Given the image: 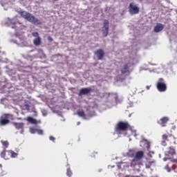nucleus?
Returning <instances> with one entry per match:
<instances>
[{"label": "nucleus", "mask_w": 177, "mask_h": 177, "mask_svg": "<svg viewBox=\"0 0 177 177\" xmlns=\"http://www.w3.org/2000/svg\"><path fill=\"white\" fill-rule=\"evenodd\" d=\"M161 145L162 146H173V145H176L175 136L172 133H164L162 136Z\"/></svg>", "instance_id": "f257e3e1"}, {"label": "nucleus", "mask_w": 177, "mask_h": 177, "mask_svg": "<svg viewBox=\"0 0 177 177\" xmlns=\"http://www.w3.org/2000/svg\"><path fill=\"white\" fill-rule=\"evenodd\" d=\"M19 15L30 23H33V24H41V21L37 18L35 17L32 15L30 12H27L26 11H21Z\"/></svg>", "instance_id": "f03ea898"}, {"label": "nucleus", "mask_w": 177, "mask_h": 177, "mask_svg": "<svg viewBox=\"0 0 177 177\" xmlns=\"http://www.w3.org/2000/svg\"><path fill=\"white\" fill-rule=\"evenodd\" d=\"M167 160H169V162L165 166V169L167 171V172H171V169L173 168L174 172L177 173V158H165L163 159L164 161H167Z\"/></svg>", "instance_id": "7ed1b4c3"}, {"label": "nucleus", "mask_w": 177, "mask_h": 177, "mask_svg": "<svg viewBox=\"0 0 177 177\" xmlns=\"http://www.w3.org/2000/svg\"><path fill=\"white\" fill-rule=\"evenodd\" d=\"M17 153L11 150H4L1 153V157L4 160H10V158H16L17 157Z\"/></svg>", "instance_id": "20e7f679"}, {"label": "nucleus", "mask_w": 177, "mask_h": 177, "mask_svg": "<svg viewBox=\"0 0 177 177\" xmlns=\"http://www.w3.org/2000/svg\"><path fill=\"white\" fill-rule=\"evenodd\" d=\"M156 88L159 92H165L167 91V83L163 78H160L156 84Z\"/></svg>", "instance_id": "39448f33"}, {"label": "nucleus", "mask_w": 177, "mask_h": 177, "mask_svg": "<svg viewBox=\"0 0 177 177\" xmlns=\"http://www.w3.org/2000/svg\"><path fill=\"white\" fill-rule=\"evenodd\" d=\"M129 123L124 122H119L116 126V131H128L129 129Z\"/></svg>", "instance_id": "423d86ee"}, {"label": "nucleus", "mask_w": 177, "mask_h": 177, "mask_svg": "<svg viewBox=\"0 0 177 177\" xmlns=\"http://www.w3.org/2000/svg\"><path fill=\"white\" fill-rule=\"evenodd\" d=\"M129 12L130 15H138L140 12V9L135 3H131L129 6Z\"/></svg>", "instance_id": "0eeeda50"}, {"label": "nucleus", "mask_w": 177, "mask_h": 177, "mask_svg": "<svg viewBox=\"0 0 177 177\" xmlns=\"http://www.w3.org/2000/svg\"><path fill=\"white\" fill-rule=\"evenodd\" d=\"M32 37L36 38L33 40L34 45L35 46H39V45H41V44L42 42L41 40V37H39V33H38V32H33L32 33Z\"/></svg>", "instance_id": "6e6552de"}, {"label": "nucleus", "mask_w": 177, "mask_h": 177, "mask_svg": "<svg viewBox=\"0 0 177 177\" xmlns=\"http://www.w3.org/2000/svg\"><path fill=\"white\" fill-rule=\"evenodd\" d=\"M169 149L167 151L165 152L166 157H172V156L176 155V151L175 150V147L172 145H169Z\"/></svg>", "instance_id": "1a4fd4ad"}, {"label": "nucleus", "mask_w": 177, "mask_h": 177, "mask_svg": "<svg viewBox=\"0 0 177 177\" xmlns=\"http://www.w3.org/2000/svg\"><path fill=\"white\" fill-rule=\"evenodd\" d=\"M140 160L136 159V158H134L132 160H131V167L132 168H134L135 171H139V168H140Z\"/></svg>", "instance_id": "9d476101"}, {"label": "nucleus", "mask_w": 177, "mask_h": 177, "mask_svg": "<svg viewBox=\"0 0 177 177\" xmlns=\"http://www.w3.org/2000/svg\"><path fill=\"white\" fill-rule=\"evenodd\" d=\"M10 116H12L10 114H5L1 116L0 119V125H7V124H9V118Z\"/></svg>", "instance_id": "9b49d317"}, {"label": "nucleus", "mask_w": 177, "mask_h": 177, "mask_svg": "<svg viewBox=\"0 0 177 177\" xmlns=\"http://www.w3.org/2000/svg\"><path fill=\"white\" fill-rule=\"evenodd\" d=\"M102 31L103 37H107L109 35V20H104Z\"/></svg>", "instance_id": "f8f14e48"}, {"label": "nucleus", "mask_w": 177, "mask_h": 177, "mask_svg": "<svg viewBox=\"0 0 177 177\" xmlns=\"http://www.w3.org/2000/svg\"><path fill=\"white\" fill-rule=\"evenodd\" d=\"M168 121H169V118L168 117H163L161 118L159 120H158V124L160 125L162 127H167V124L168 123Z\"/></svg>", "instance_id": "ddd939ff"}, {"label": "nucleus", "mask_w": 177, "mask_h": 177, "mask_svg": "<svg viewBox=\"0 0 177 177\" xmlns=\"http://www.w3.org/2000/svg\"><path fill=\"white\" fill-rule=\"evenodd\" d=\"M98 60H102L104 57V51L102 49H98L95 52Z\"/></svg>", "instance_id": "4468645a"}, {"label": "nucleus", "mask_w": 177, "mask_h": 177, "mask_svg": "<svg viewBox=\"0 0 177 177\" xmlns=\"http://www.w3.org/2000/svg\"><path fill=\"white\" fill-rule=\"evenodd\" d=\"M92 92V88H82L80 89L79 92V95L82 96V95H88V93H91Z\"/></svg>", "instance_id": "2eb2a0df"}, {"label": "nucleus", "mask_w": 177, "mask_h": 177, "mask_svg": "<svg viewBox=\"0 0 177 177\" xmlns=\"http://www.w3.org/2000/svg\"><path fill=\"white\" fill-rule=\"evenodd\" d=\"M144 156H145V153L142 151H138L136 153L134 158L140 161V160H142V158H143Z\"/></svg>", "instance_id": "dca6fc26"}, {"label": "nucleus", "mask_w": 177, "mask_h": 177, "mask_svg": "<svg viewBox=\"0 0 177 177\" xmlns=\"http://www.w3.org/2000/svg\"><path fill=\"white\" fill-rule=\"evenodd\" d=\"M120 71L121 74H127L129 73V66H128V64H125L121 68Z\"/></svg>", "instance_id": "f3484780"}, {"label": "nucleus", "mask_w": 177, "mask_h": 177, "mask_svg": "<svg viewBox=\"0 0 177 177\" xmlns=\"http://www.w3.org/2000/svg\"><path fill=\"white\" fill-rule=\"evenodd\" d=\"M164 30V25L162 24H158L155 27H154V32H160V31H162Z\"/></svg>", "instance_id": "a211bd4d"}, {"label": "nucleus", "mask_w": 177, "mask_h": 177, "mask_svg": "<svg viewBox=\"0 0 177 177\" xmlns=\"http://www.w3.org/2000/svg\"><path fill=\"white\" fill-rule=\"evenodd\" d=\"M12 124L14 127H15L16 129H24V123H17V122H13Z\"/></svg>", "instance_id": "6ab92c4d"}, {"label": "nucleus", "mask_w": 177, "mask_h": 177, "mask_svg": "<svg viewBox=\"0 0 177 177\" xmlns=\"http://www.w3.org/2000/svg\"><path fill=\"white\" fill-rule=\"evenodd\" d=\"M77 114L79 115V117H82V118L86 120V115H85V112L83 110L77 111Z\"/></svg>", "instance_id": "aec40b11"}, {"label": "nucleus", "mask_w": 177, "mask_h": 177, "mask_svg": "<svg viewBox=\"0 0 177 177\" xmlns=\"http://www.w3.org/2000/svg\"><path fill=\"white\" fill-rule=\"evenodd\" d=\"M28 121L29 122H30V124H38V122L39 123V122H41V121H37L36 119H34V118H31V117H28Z\"/></svg>", "instance_id": "412c9836"}, {"label": "nucleus", "mask_w": 177, "mask_h": 177, "mask_svg": "<svg viewBox=\"0 0 177 177\" xmlns=\"http://www.w3.org/2000/svg\"><path fill=\"white\" fill-rule=\"evenodd\" d=\"M156 162L155 160L147 162L145 164L146 168L149 169L151 167V165Z\"/></svg>", "instance_id": "4be33fe9"}, {"label": "nucleus", "mask_w": 177, "mask_h": 177, "mask_svg": "<svg viewBox=\"0 0 177 177\" xmlns=\"http://www.w3.org/2000/svg\"><path fill=\"white\" fill-rule=\"evenodd\" d=\"M1 142L5 149H8V147H9V142L8 141L1 140Z\"/></svg>", "instance_id": "5701e85b"}, {"label": "nucleus", "mask_w": 177, "mask_h": 177, "mask_svg": "<svg viewBox=\"0 0 177 177\" xmlns=\"http://www.w3.org/2000/svg\"><path fill=\"white\" fill-rule=\"evenodd\" d=\"M66 175L68 177H71V176L73 175V171H71V169L70 168L67 169Z\"/></svg>", "instance_id": "b1692460"}, {"label": "nucleus", "mask_w": 177, "mask_h": 177, "mask_svg": "<svg viewBox=\"0 0 177 177\" xmlns=\"http://www.w3.org/2000/svg\"><path fill=\"white\" fill-rule=\"evenodd\" d=\"M11 24H12V28H16V25L19 24V22L15 21H11Z\"/></svg>", "instance_id": "393cba45"}, {"label": "nucleus", "mask_w": 177, "mask_h": 177, "mask_svg": "<svg viewBox=\"0 0 177 177\" xmlns=\"http://www.w3.org/2000/svg\"><path fill=\"white\" fill-rule=\"evenodd\" d=\"M37 131V129H34L32 127L30 129V133H36Z\"/></svg>", "instance_id": "a878e982"}, {"label": "nucleus", "mask_w": 177, "mask_h": 177, "mask_svg": "<svg viewBox=\"0 0 177 177\" xmlns=\"http://www.w3.org/2000/svg\"><path fill=\"white\" fill-rule=\"evenodd\" d=\"M37 132L38 135H44V131L43 130L37 129Z\"/></svg>", "instance_id": "bb28decb"}, {"label": "nucleus", "mask_w": 177, "mask_h": 177, "mask_svg": "<svg viewBox=\"0 0 177 177\" xmlns=\"http://www.w3.org/2000/svg\"><path fill=\"white\" fill-rule=\"evenodd\" d=\"M49 139L52 142H55V140H56V138L55 137L52 136H50Z\"/></svg>", "instance_id": "cd10ccee"}, {"label": "nucleus", "mask_w": 177, "mask_h": 177, "mask_svg": "<svg viewBox=\"0 0 177 177\" xmlns=\"http://www.w3.org/2000/svg\"><path fill=\"white\" fill-rule=\"evenodd\" d=\"M48 41H49L50 42H52V41H53V39L52 37H50V36H48Z\"/></svg>", "instance_id": "c85d7f7f"}, {"label": "nucleus", "mask_w": 177, "mask_h": 177, "mask_svg": "<svg viewBox=\"0 0 177 177\" xmlns=\"http://www.w3.org/2000/svg\"><path fill=\"white\" fill-rule=\"evenodd\" d=\"M171 129H173L174 131H175V129H176V127L172 126Z\"/></svg>", "instance_id": "c756f323"}, {"label": "nucleus", "mask_w": 177, "mask_h": 177, "mask_svg": "<svg viewBox=\"0 0 177 177\" xmlns=\"http://www.w3.org/2000/svg\"><path fill=\"white\" fill-rule=\"evenodd\" d=\"M25 106L26 107V109H30V105L29 104H26Z\"/></svg>", "instance_id": "7c9ffc66"}, {"label": "nucleus", "mask_w": 177, "mask_h": 177, "mask_svg": "<svg viewBox=\"0 0 177 177\" xmlns=\"http://www.w3.org/2000/svg\"><path fill=\"white\" fill-rule=\"evenodd\" d=\"M147 89H150V86H147Z\"/></svg>", "instance_id": "2f4dec72"}, {"label": "nucleus", "mask_w": 177, "mask_h": 177, "mask_svg": "<svg viewBox=\"0 0 177 177\" xmlns=\"http://www.w3.org/2000/svg\"><path fill=\"white\" fill-rule=\"evenodd\" d=\"M80 124H81L80 122H77V125H80Z\"/></svg>", "instance_id": "473e14b6"}, {"label": "nucleus", "mask_w": 177, "mask_h": 177, "mask_svg": "<svg viewBox=\"0 0 177 177\" xmlns=\"http://www.w3.org/2000/svg\"><path fill=\"white\" fill-rule=\"evenodd\" d=\"M147 149H148V150L150 149V145L147 146Z\"/></svg>", "instance_id": "72a5a7b5"}, {"label": "nucleus", "mask_w": 177, "mask_h": 177, "mask_svg": "<svg viewBox=\"0 0 177 177\" xmlns=\"http://www.w3.org/2000/svg\"><path fill=\"white\" fill-rule=\"evenodd\" d=\"M0 168H2V165L0 164Z\"/></svg>", "instance_id": "f704fd0d"}, {"label": "nucleus", "mask_w": 177, "mask_h": 177, "mask_svg": "<svg viewBox=\"0 0 177 177\" xmlns=\"http://www.w3.org/2000/svg\"><path fill=\"white\" fill-rule=\"evenodd\" d=\"M23 131H24V129L22 130L21 133H23Z\"/></svg>", "instance_id": "c9c22d12"}, {"label": "nucleus", "mask_w": 177, "mask_h": 177, "mask_svg": "<svg viewBox=\"0 0 177 177\" xmlns=\"http://www.w3.org/2000/svg\"><path fill=\"white\" fill-rule=\"evenodd\" d=\"M53 1H59V0H53Z\"/></svg>", "instance_id": "e433bc0d"}]
</instances>
